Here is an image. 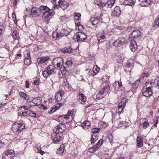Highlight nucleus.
<instances>
[{
	"label": "nucleus",
	"instance_id": "603ef678",
	"mask_svg": "<svg viewBox=\"0 0 159 159\" xmlns=\"http://www.w3.org/2000/svg\"><path fill=\"white\" fill-rule=\"evenodd\" d=\"M37 152L40 153L41 155H43L44 154L45 152L41 150H39L38 148H37Z\"/></svg>",
	"mask_w": 159,
	"mask_h": 159
},
{
	"label": "nucleus",
	"instance_id": "864d4df0",
	"mask_svg": "<svg viewBox=\"0 0 159 159\" xmlns=\"http://www.w3.org/2000/svg\"><path fill=\"white\" fill-rule=\"evenodd\" d=\"M142 75L143 77H148L149 76V74L148 72H144L142 74Z\"/></svg>",
	"mask_w": 159,
	"mask_h": 159
},
{
	"label": "nucleus",
	"instance_id": "a878e982",
	"mask_svg": "<svg viewBox=\"0 0 159 159\" xmlns=\"http://www.w3.org/2000/svg\"><path fill=\"white\" fill-rule=\"evenodd\" d=\"M152 3L153 2L150 0H146L140 3V5L142 7H146L147 5H152Z\"/></svg>",
	"mask_w": 159,
	"mask_h": 159
},
{
	"label": "nucleus",
	"instance_id": "6e6d98bb",
	"mask_svg": "<svg viewBox=\"0 0 159 159\" xmlns=\"http://www.w3.org/2000/svg\"><path fill=\"white\" fill-rule=\"evenodd\" d=\"M97 150H95V149H94L93 148V146L92 148H89V151L90 152H94L96 151Z\"/></svg>",
	"mask_w": 159,
	"mask_h": 159
},
{
	"label": "nucleus",
	"instance_id": "2f4dec72",
	"mask_svg": "<svg viewBox=\"0 0 159 159\" xmlns=\"http://www.w3.org/2000/svg\"><path fill=\"white\" fill-rule=\"evenodd\" d=\"M98 139V137L96 134L91 135V143H94Z\"/></svg>",
	"mask_w": 159,
	"mask_h": 159
},
{
	"label": "nucleus",
	"instance_id": "e2e57ef3",
	"mask_svg": "<svg viewBox=\"0 0 159 159\" xmlns=\"http://www.w3.org/2000/svg\"><path fill=\"white\" fill-rule=\"evenodd\" d=\"M27 111H25L23 112L24 113V115H25V116H26L28 114L29 115V113L30 112V110H27Z\"/></svg>",
	"mask_w": 159,
	"mask_h": 159
},
{
	"label": "nucleus",
	"instance_id": "774afa93",
	"mask_svg": "<svg viewBox=\"0 0 159 159\" xmlns=\"http://www.w3.org/2000/svg\"><path fill=\"white\" fill-rule=\"evenodd\" d=\"M140 79H139L138 80H137L136 81V84L137 83H140Z\"/></svg>",
	"mask_w": 159,
	"mask_h": 159
},
{
	"label": "nucleus",
	"instance_id": "393cba45",
	"mask_svg": "<svg viewBox=\"0 0 159 159\" xmlns=\"http://www.w3.org/2000/svg\"><path fill=\"white\" fill-rule=\"evenodd\" d=\"M137 145L139 147L143 146V138L141 136H138L137 139Z\"/></svg>",
	"mask_w": 159,
	"mask_h": 159
},
{
	"label": "nucleus",
	"instance_id": "7ed1b4c3",
	"mask_svg": "<svg viewBox=\"0 0 159 159\" xmlns=\"http://www.w3.org/2000/svg\"><path fill=\"white\" fill-rule=\"evenodd\" d=\"M152 83L150 82H147L143 88L142 91L143 96L146 97L151 96L153 93V86Z\"/></svg>",
	"mask_w": 159,
	"mask_h": 159
},
{
	"label": "nucleus",
	"instance_id": "13d9d810",
	"mask_svg": "<svg viewBox=\"0 0 159 159\" xmlns=\"http://www.w3.org/2000/svg\"><path fill=\"white\" fill-rule=\"evenodd\" d=\"M13 35L14 38L15 39L17 37V31L16 30H14L13 33Z\"/></svg>",
	"mask_w": 159,
	"mask_h": 159
},
{
	"label": "nucleus",
	"instance_id": "3c124183",
	"mask_svg": "<svg viewBox=\"0 0 159 159\" xmlns=\"http://www.w3.org/2000/svg\"><path fill=\"white\" fill-rule=\"evenodd\" d=\"M125 66L127 68L131 67L133 66V65L131 63L128 62L126 64Z\"/></svg>",
	"mask_w": 159,
	"mask_h": 159
},
{
	"label": "nucleus",
	"instance_id": "473e14b6",
	"mask_svg": "<svg viewBox=\"0 0 159 159\" xmlns=\"http://www.w3.org/2000/svg\"><path fill=\"white\" fill-rule=\"evenodd\" d=\"M32 103H34L35 105L38 106L41 103V101L40 98H34L32 100Z\"/></svg>",
	"mask_w": 159,
	"mask_h": 159
},
{
	"label": "nucleus",
	"instance_id": "cd10ccee",
	"mask_svg": "<svg viewBox=\"0 0 159 159\" xmlns=\"http://www.w3.org/2000/svg\"><path fill=\"white\" fill-rule=\"evenodd\" d=\"M115 58L117 60L118 63H121L124 60V57L120 54H116L115 55Z\"/></svg>",
	"mask_w": 159,
	"mask_h": 159
},
{
	"label": "nucleus",
	"instance_id": "4c0bfd02",
	"mask_svg": "<svg viewBox=\"0 0 159 159\" xmlns=\"http://www.w3.org/2000/svg\"><path fill=\"white\" fill-rule=\"evenodd\" d=\"M73 64V62L71 60H69L67 61L66 63V66H65L66 68H66H68L71 67L72 66V65Z\"/></svg>",
	"mask_w": 159,
	"mask_h": 159
},
{
	"label": "nucleus",
	"instance_id": "58836bf2",
	"mask_svg": "<svg viewBox=\"0 0 159 159\" xmlns=\"http://www.w3.org/2000/svg\"><path fill=\"white\" fill-rule=\"evenodd\" d=\"M96 4L101 7H105V2L103 0L98 2L96 3Z\"/></svg>",
	"mask_w": 159,
	"mask_h": 159
},
{
	"label": "nucleus",
	"instance_id": "f3484780",
	"mask_svg": "<svg viewBox=\"0 0 159 159\" xmlns=\"http://www.w3.org/2000/svg\"><path fill=\"white\" fill-rule=\"evenodd\" d=\"M113 87L115 90L119 91L124 89L121 82L115 81L113 84Z\"/></svg>",
	"mask_w": 159,
	"mask_h": 159
},
{
	"label": "nucleus",
	"instance_id": "4be33fe9",
	"mask_svg": "<svg viewBox=\"0 0 159 159\" xmlns=\"http://www.w3.org/2000/svg\"><path fill=\"white\" fill-rule=\"evenodd\" d=\"M116 0H108L106 3H105V7L107 8H110L113 5Z\"/></svg>",
	"mask_w": 159,
	"mask_h": 159
},
{
	"label": "nucleus",
	"instance_id": "5701e85b",
	"mask_svg": "<svg viewBox=\"0 0 159 159\" xmlns=\"http://www.w3.org/2000/svg\"><path fill=\"white\" fill-rule=\"evenodd\" d=\"M102 15H100V16L99 17H97L96 18H91L90 20L91 22L93 25H96L98 22L100 20V17Z\"/></svg>",
	"mask_w": 159,
	"mask_h": 159
},
{
	"label": "nucleus",
	"instance_id": "72a5a7b5",
	"mask_svg": "<svg viewBox=\"0 0 159 159\" xmlns=\"http://www.w3.org/2000/svg\"><path fill=\"white\" fill-rule=\"evenodd\" d=\"M31 62L30 57V55H29L26 58L25 57L24 61V63L25 65H29L30 64Z\"/></svg>",
	"mask_w": 159,
	"mask_h": 159
},
{
	"label": "nucleus",
	"instance_id": "9b49d317",
	"mask_svg": "<svg viewBox=\"0 0 159 159\" xmlns=\"http://www.w3.org/2000/svg\"><path fill=\"white\" fill-rule=\"evenodd\" d=\"M66 129V126L61 123L56 126L53 129V131L57 134L62 133Z\"/></svg>",
	"mask_w": 159,
	"mask_h": 159
},
{
	"label": "nucleus",
	"instance_id": "c85d7f7f",
	"mask_svg": "<svg viewBox=\"0 0 159 159\" xmlns=\"http://www.w3.org/2000/svg\"><path fill=\"white\" fill-rule=\"evenodd\" d=\"M61 51L63 53H71L72 52V49L71 48L68 47H66L62 49Z\"/></svg>",
	"mask_w": 159,
	"mask_h": 159
},
{
	"label": "nucleus",
	"instance_id": "9d476101",
	"mask_svg": "<svg viewBox=\"0 0 159 159\" xmlns=\"http://www.w3.org/2000/svg\"><path fill=\"white\" fill-rule=\"evenodd\" d=\"M103 88L101 90L98 94L97 96L100 95H102L105 93H107L110 90V87L109 83L108 82H105L103 84Z\"/></svg>",
	"mask_w": 159,
	"mask_h": 159
},
{
	"label": "nucleus",
	"instance_id": "c9c22d12",
	"mask_svg": "<svg viewBox=\"0 0 159 159\" xmlns=\"http://www.w3.org/2000/svg\"><path fill=\"white\" fill-rule=\"evenodd\" d=\"M106 37L104 34H102V35H100L98 37V42L100 43H102L104 41V40L105 39Z\"/></svg>",
	"mask_w": 159,
	"mask_h": 159
},
{
	"label": "nucleus",
	"instance_id": "4d7b16f0",
	"mask_svg": "<svg viewBox=\"0 0 159 159\" xmlns=\"http://www.w3.org/2000/svg\"><path fill=\"white\" fill-rule=\"evenodd\" d=\"M18 1H19V0H14V1H13L14 7L15 8H16V7L17 6V2H18Z\"/></svg>",
	"mask_w": 159,
	"mask_h": 159
},
{
	"label": "nucleus",
	"instance_id": "5fc2aeb1",
	"mask_svg": "<svg viewBox=\"0 0 159 159\" xmlns=\"http://www.w3.org/2000/svg\"><path fill=\"white\" fill-rule=\"evenodd\" d=\"M39 79L35 80L34 81L33 84L35 85H38L39 84Z\"/></svg>",
	"mask_w": 159,
	"mask_h": 159
},
{
	"label": "nucleus",
	"instance_id": "39448f33",
	"mask_svg": "<svg viewBox=\"0 0 159 159\" xmlns=\"http://www.w3.org/2000/svg\"><path fill=\"white\" fill-rule=\"evenodd\" d=\"M64 61L61 57H57L54 58L52 61V64L54 67L56 69L64 70H66L65 66L63 65Z\"/></svg>",
	"mask_w": 159,
	"mask_h": 159
},
{
	"label": "nucleus",
	"instance_id": "0eeeda50",
	"mask_svg": "<svg viewBox=\"0 0 159 159\" xmlns=\"http://www.w3.org/2000/svg\"><path fill=\"white\" fill-rule=\"evenodd\" d=\"M75 41L77 42H81L87 39V35L84 32H78L76 33L74 37Z\"/></svg>",
	"mask_w": 159,
	"mask_h": 159
},
{
	"label": "nucleus",
	"instance_id": "412c9836",
	"mask_svg": "<svg viewBox=\"0 0 159 159\" xmlns=\"http://www.w3.org/2000/svg\"><path fill=\"white\" fill-rule=\"evenodd\" d=\"M79 102L82 104H84L87 101L86 96L80 92H79Z\"/></svg>",
	"mask_w": 159,
	"mask_h": 159
},
{
	"label": "nucleus",
	"instance_id": "ddd939ff",
	"mask_svg": "<svg viewBox=\"0 0 159 159\" xmlns=\"http://www.w3.org/2000/svg\"><path fill=\"white\" fill-rule=\"evenodd\" d=\"M141 37V33L140 31L138 30H134L132 33L130 35L129 39H132L133 38V39H135L136 38H140Z\"/></svg>",
	"mask_w": 159,
	"mask_h": 159
},
{
	"label": "nucleus",
	"instance_id": "a18cd8bd",
	"mask_svg": "<svg viewBox=\"0 0 159 159\" xmlns=\"http://www.w3.org/2000/svg\"><path fill=\"white\" fill-rule=\"evenodd\" d=\"M29 115L31 117H36V114L34 112H32L31 111H30V112L29 113Z\"/></svg>",
	"mask_w": 159,
	"mask_h": 159
},
{
	"label": "nucleus",
	"instance_id": "1a4fd4ad",
	"mask_svg": "<svg viewBox=\"0 0 159 159\" xmlns=\"http://www.w3.org/2000/svg\"><path fill=\"white\" fill-rule=\"evenodd\" d=\"M58 4H56L53 6L54 9L58 8V7H60L63 10L66 9L69 6V3L64 1L59 0L58 1Z\"/></svg>",
	"mask_w": 159,
	"mask_h": 159
},
{
	"label": "nucleus",
	"instance_id": "2eb2a0df",
	"mask_svg": "<svg viewBox=\"0 0 159 159\" xmlns=\"http://www.w3.org/2000/svg\"><path fill=\"white\" fill-rule=\"evenodd\" d=\"M127 102L126 99L125 98H122L121 102L119 103L118 108V112L120 114L122 112L123 109L125 107V104Z\"/></svg>",
	"mask_w": 159,
	"mask_h": 159
},
{
	"label": "nucleus",
	"instance_id": "f257e3e1",
	"mask_svg": "<svg viewBox=\"0 0 159 159\" xmlns=\"http://www.w3.org/2000/svg\"><path fill=\"white\" fill-rule=\"evenodd\" d=\"M39 9L40 12L43 14L42 17L43 20L46 23H48L50 19L55 14L54 10L50 9L46 6H40Z\"/></svg>",
	"mask_w": 159,
	"mask_h": 159
},
{
	"label": "nucleus",
	"instance_id": "f8f14e48",
	"mask_svg": "<svg viewBox=\"0 0 159 159\" xmlns=\"http://www.w3.org/2000/svg\"><path fill=\"white\" fill-rule=\"evenodd\" d=\"M54 71L53 67L50 66L47 67V70L43 72V75L45 78H47L50 75L53 74Z\"/></svg>",
	"mask_w": 159,
	"mask_h": 159
},
{
	"label": "nucleus",
	"instance_id": "a19ab883",
	"mask_svg": "<svg viewBox=\"0 0 159 159\" xmlns=\"http://www.w3.org/2000/svg\"><path fill=\"white\" fill-rule=\"evenodd\" d=\"M101 130L99 128H93L91 129L92 134H98Z\"/></svg>",
	"mask_w": 159,
	"mask_h": 159
},
{
	"label": "nucleus",
	"instance_id": "f03ea898",
	"mask_svg": "<svg viewBox=\"0 0 159 159\" xmlns=\"http://www.w3.org/2000/svg\"><path fill=\"white\" fill-rule=\"evenodd\" d=\"M71 30L69 28L61 30H57L53 33L52 37L55 40H59L61 37L66 36L71 32Z\"/></svg>",
	"mask_w": 159,
	"mask_h": 159
},
{
	"label": "nucleus",
	"instance_id": "a211bd4d",
	"mask_svg": "<svg viewBox=\"0 0 159 159\" xmlns=\"http://www.w3.org/2000/svg\"><path fill=\"white\" fill-rule=\"evenodd\" d=\"M51 138L54 143H57L60 141L61 137L58 134L54 132L52 135Z\"/></svg>",
	"mask_w": 159,
	"mask_h": 159
},
{
	"label": "nucleus",
	"instance_id": "b1692460",
	"mask_svg": "<svg viewBox=\"0 0 159 159\" xmlns=\"http://www.w3.org/2000/svg\"><path fill=\"white\" fill-rule=\"evenodd\" d=\"M31 12L32 16L33 17H38L40 16L39 12L37 11V9L36 7H33L31 10Z\"/></svg>",
	"mask_w": 159,
	"mask_h": 159
},
{
	"label": "nucleus",
	"instance_id": "09e8293b",
	"mask_svg": "<svg viewBox=\"0 0 159 159\" xmlns=\"http://www.w3.org/2000/svg\"><path fill=\"white\" fill-rule=\"evenodd\" d=\"M30 107H28L27 106L25 105H23L21 107V109H23L26 110H30Z\"/></svg>",
	"mask_w": 159,
	"mask_h": 159
},
{
	"label": "nucleus",
	"instance_id": "8fccbe9b",
	"mask_svg": "<svg viewBox=\"0 0 159 159\" xmlns=\"http://www.w3.org/2000/svg\"><path fill=\"white\" fill-rule=\"evenodd\" d=\"M5 26L3 25H0V31H2V32L3 33L5 31Z\"/></svg>",
	"mask_w": 159,
	"mask_h": 159
},
{
	"label": "nucleus",
	"instance_id": "423d86ee",
	"mask_svg": "<svg viewBox=\"0 0 159 159\" xmlns=\"http://www.w3.org/2000/svg\"><path fill=\"white\" fill-rule=\"evenodd\" d=\"M76 112V110L73 109L72 110H69L68 111L67 115H62L58 118L59 120H61V119L62 118L68 121V122H70L71 120L73 118L75 115Z\"/></svg>",
	"mask_w": 159,
	"mask_h": 159
},
{
	"label": "nucleus",
	"instance_id": "338daca9",
	"mask_svg": "<svg viewBox=\"0 0 159 159\" xmlns=\"http://www.w3.org/2000/svg\"><path fill=\"white\" fill-rule=\"evenodd\" d=\"M57 105L58 106V107H59V108L61 106V105H62V103H57Z\"/></svg>",
	"mask_w": 159,
	"mask_h": 159
},
{
	"label": "nucleus",
	"instance_id": "0e129e2a",
	"mask_svg": "<svg viewBox=\"0 0 159 159\" xmlns=\"http://www.w3.org/2000/svg\"><path fill=\"white\" fill-rule=\"evenodd\" d=\"M19 115H20V116H25V115H24V112H19Z\"/></svg>",
	"mask_w": 159,
	"mask_h": 159
},
{
	"label": "nucleus",
	"instance_id": "49530a36",
	"mask_svg": "<svg viewBox=\"0 0 159 159\" xmlns=\"http://www.w3.org/2000/svg\"><path fill=\"white\" fill-rule=\"evenodd\" d=\"M75 24L77 26L79 27H80V29H83V27L82 25L80 24V23L79 21H75Z\"/></svg>",
	"mask_w": 159,
	"mask_h": 159
},
{
	"label": "nucleus",
	"instance_id": "bf43d9fd",
	"mask_svg": "<svg viewBox=\"0 0 159 159\" xmlns=\"http://www.w3.org/2000/svg\"><path fill=\"white\" fill-rule=\"evenodd\" d=\"M97 74V72H96L94 70H92L90 72V74L93 76Z\"/></svg>",
	"mask_w": 159,
	"mask_h": 159
},
{
	"label": "nucleus",
	"instance_id": "ea45409f",
	"mask_svg": "<svg viewBox=\"0 0 159 159\" xmlns=\"http://www.w3.org/2000/svg\"><path fill=\"white\" fill-rule=\"evenodd\" d=\"M64 146L63 145H62L58 149L57 152L59 154H61L64 152Z\"/></svg>",
	"mask_w": 159,
	"mask_h": 159
},
{
	"label": "nucleus",
	"instance_id": "c756f323",
	"mask_svg": "<svg viewBox=\"0 0 159 159\" xmlns=\"http://www.w3.org/2000/svg\"><path fill=\"white\" fill-rule=\"evenodd\" d=\"M135 0H125L124 3L126 5L132 6L135 3Z\"/></svg>",
	"mask_w": 159,
	"mask_h": 159
},
{
	"label": "nucleus",
	"instance_id": "dca6fc26",
	"mask_svg": "<svg viewBox=\"0 0 159 159\" xmlns=\"http://www.w3.org/2000/svg\"><path fill=\"white\" fill-rule=\"evenodd\" d=\"M64 94V91L62 89L59 90L55 93V98L57 102H60L62 99V97Z\"/></svg>",
	"mask_w": 159,
	"mask_h": 159
},
{
	"label": "nucleus",
	"instance_id": "052dcab7",
	"mask_svg": "<svg viewBox=\"0 0 159 159\" xmlns=\"http://www.w3.org/2000/svg\"><path fill=\"white\" fill-rule=\"evenodd\" d=\"M29 84L28 81L26 80L25 81V87L26 88H29Z\"/></svg>",
	"mask_w": 159,
	"mask_h": 159
},
{
	"label": "nucleus",
	"instance_id": "20e7f679",
	"mask_svg": "<svg viewBox=\"0 0 159 159\" xmlns=\"http://www.w3.org/2000/svg\"><path fill=\"white\" fill-rule=\"evenodd\" d=\"M25 122L24 121H19L15 122L12 125V129L13 132L18 134L25 128Z\"/></svg>",
	"mask_w": 159,
	"mask_h": 159
},
{
	"label": "nucleus",
	"instance_id": "6ab92c4d",
	"mask_svg": "<svg viewBox=\"0 0 159 159\" xmlns=\"http://www.w3.org/2000/svg\"><path fill=\"white\" fill-rule=\"evenodd\" d=\"M129 46L132 52H134L135 51L137 47V45L134 39H130Z\"/></svg>",
	"mask_w": 159,
	"mask_h": 159
},
{
	"label": "nucleus",
	"instance_id": "7c9ffc66",
	"mask_svg": "<svg viewBox=\"0 0 159 159\" xmlns=\"http://www.w3.org/2000/svg\"><path fill=\"white\" fill-rule=\"evenodd\" d=\"M90 125V122L89 121L87 120L85 121L84 123L82 124L81 126L83 127L84 129H88L89 126Z\"/></svg>",
	"mask_w": 159,
	"mask_h": 159
},
{
	"label": "nucleus",
	"instance_id": "de8ad7c7",
	"mask_svg": "<svg viewBox=\"0 0 159 159\" xmlns=\"http://www.w3.org/2000/svg\"><path fill=\"white\" fill-rule=\"evenodd\" d=\"M143 127L146 129L149 125L147 121L144 122L142 123Z\"/></svg>",
	"mask_w": 159,
	"mask_h": 159
},
{
	"label": "nucleus",
	"instance_id": "6e6552de",
	"mask_svg": "<svg viewBox=\"0 0 159 159\" xmlns=\"http://www.w3.org/2000/svg\"><path fill=\"white\" fill-rule=\"evenodd\" d=\"M15 155V151L12 149H9L6 151L3 154V159H11Z\"/></svg>",
	"mask_w": 159,
	"mask_h": 159
},
{
	"label": "nucleus",
	"instance_id": "79ce46f5",
	"mask_svg": "<svg viewBox=\"0 0 159 159\" xmlns=\"http://www.w3.org/2000/svg\"><path fill=\"white\" fill-rule=\"evenodd\" d=\"M19 94L20 97L22 98H24L26 100V93L23 92H20L19 93Z\"/></svg>",
	"mask_w": 159,
	"mask_h": 159
},
{
	"label": "nucleus",
	"instance_id": "bb28decb",
	"mask_svg": "<svg viewBox=\"0 0 159 159\" xmlns=\"http://www.w3.org/2000/svg\"><path fill=\"white\" fill-rule=\"evenodd\" d=\"M115 15L117 16H119L121 14V10L120 8L118 6L116 7L114 9Z\"/></svg>",
	"mask_w": 159,
	"mask_h": 159
},
{
	"label": "nucleus",
	"instance_id": "37998d69",
	"mask_svg": "<svg viewBox=\"0 0 159 159\" xmlns=\"http://www.w3.org/2000/svg\"><path fill=\"white\" fill-rule=\"evenodd\" d=\"M59 107H57V108L55 109V107H52L51 108L50 110V111H48V113L49 114H51L55 112L57 110L59 109Z\"/></svg>",
	"mask_w": 159,
	"mask_h": 159
},
{
	"label": "nucleus",
	"instance_id": "c03bdc74",
	"mask_svg": "<svg viewBox=\"0 0 159 159\" xmlns=\"http://www.w3.org/2000/svg\"><path fill=\"white\" fill-rule=\"evenodd\" d=\"M108 138L110 143L112 144L113 142V136L111 134H108Z\"/></svg>",
	"mask_w": 159,
	"mask_h": 159
},
{
	"label": "nucleus",
	"instance_id": "680f3d73",
	"mask_svg": "<svg viewBox=\"0 0 159 159\" xmlns=\"http://www.w3.org/2000/svg\"><path fill=\"white\" fill-rule=\"evenodd\" d=\"M5 145L4 143L2 142V141H0V148L2 147H3Z\"/></svg>",
	"mask_w": 159,
	"mask_h": 159
},
{
	"label": "nucleus",
	"instance_id": "69168bd1",
	"mask_svg": "<svg viewBox=\"0 0 159 159\" xmlns=\"http://www.w3.org/2000/svg\"><path fill=\"white\" fill-rule=\"evenodd\" d=\"M12 17L13 18H14V16H15V19H16V14L15 13H13L12 14Z\"/></svg>",
	"mask_w": 159,
	"mask_h": 159
},
{
	"label": "nucleus",
	"instance_id": "f704fd0d",
	"mask_svg": "<svg viewBox=\"0 0 159 159\" xmlns=\"http://www.w3.org/2000/svg\"><path fill=\"white\" fill-rule=\"evenodd\" d=\"M103 140L101 139L98 141L96 145L93 146V148L95 150L98 149L102 145L103 143Z\"/></svg>",
	"mask_w": 159,
	"mask_h": 159
},
{
	"label": "nucleus",
	"instance_id": "4468645a",
	"mask_svg": "<svg viewBox=\"0 0 159 159\" xmlns=\"http://www.w3.org/2000/svg\"><path fill=\"white\" fill-rule=\"evenodd\" d=\"M126 41V39L125 38L120 37L114 43V45L116 47H120L124 44Z\"/></svg>",
	"mask_w": 159,
	"mask_h": 159
},
{
	"label": "nucleus",
	"instance_id": "aec40b11",
	"mask_svg": "<svg viewBox=\"0 0 159 159\" xmlns=\"http://www.w3.org/2000/svg\"><path fill=\"white\" fill-rule=\"evenodd\" d=\"M50 59L48 56H44L38 58L37 60V63L39 65V64H43L48 61Z\"/></svg>",
	"mask_w": 159,
	"mask_h": 159
},
{
	"label": "nucleus",
	"instance_id": "e433bc0d",
	"mask_svg": "<svg viewBox=\"0 0 159 159\" xmlns=\"http://www.w3.org/2000/svg\"><path fill=\"white\" fill-rule=\"evenodd\" d=\"M81 14L79 13H75L74 14V19L75 20L79 21L80 19Z\"/></svg>",
	"mask_w": 159,
	"mask_h": 159
}]
</instances>
